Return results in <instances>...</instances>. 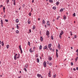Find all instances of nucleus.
Wrapping results in <instances>:
<instances>
[{
	"label": "nucleus",
	"mask_w": 78,
	"mask_h": 78,
	"mask_svg": "<svg viewBox=\"0 0 78 78\" xmlns=\"http://www.w3.org/2000/svg\"><path fill=\"white\" fill-rule=\"evenodd\" d=\"M17 54H16L14 56V59L15 60H16V59H17Z\"/></svg>",
	"instance_id": "1"
},
{
	"label": "nucleus",
	"mask_w": 78,
	"mask_h": 78,
	"mask_svg": "<svg viewBox=\"0 0 78 78\" xmlns=\"http://www.w3.org/2000/svg\"><path fill=\"white\" fill-rule=\"evenodd\" d=\"M46 63L45 62H44L43 63V66L45 67H47V65L46 64Z\"/></svg>",
	"instance_id": "2"
},
{
	"label": "nucleus",
	"mask_w": 78,
	"mask_h": 78,
	"mask_svg": "<svg viewBox=\"0 0 78 78\" xmlns=\"http://www.w3.org/2000/svg\"><path fill=\"white\" fill-rule=\"evenodd\" d=\"M46 34L47 36H49V31L48 30H47Z\"/></svg>",
	"instance_id": "3"
},
{
	"label": "nucleus",
	"mask_w": 78,
	"mask_h": 78,
	"mask_svg": "<svg viewBox=\"0 0 78 78\" xmlns=\"http://www.w3.org/2000/svg\"><path fill=\"white\" fill-rule=\"evenodd\" d=\"M58 47L59 49V50H60L61 49V46H60V44L59 43L58 44Z\"/></svg>",
	"instance_id": "4"
},
{
	"label": "nucleus",
	"mask_w": 78,
	"mask_h": 78,
	"mask_svg": "<svg viewBox=\"0 0 78 78\" xmlns=\"http://www.w3.org/2000/svg\"><path fill=\"white\" fill-rule=\"evenodd\" d=\"M15 22L16 23H18L19 22V19H16L15 20Z\"/></svg>",
	"instance_id": "5"
},
{
	"label": "nucleus",
	"mask_w": 78,
	"mask_h": 78,
	"mask_svg": "<svg viewBox=\"0 0 78 78\" xmlns=\"http://www.w3.org/2000/svg\"><path fill=\"white\" fill-rule=\"evenodd\" d=\"M59 1H57L56 3V5H57V6H58V5H59Z\"/></svg>",
	"instance_id": "6"
},
{
	"label": "nucleus",
	"mask_w": 78,
	"mask_h": 78,
	"mask_svg": "<svg viewBox=\"0 0 78 78\" xmlns=\"http://www.w3.org/2000/svg\"><path fill=\"white\" fill-rule=\"evenodd\" d=\"M40 39L41 40V42H42V41H43L44 40V38H43V37H42L41 36Z\"/></svg>",
	"instance_id": "7"
},
{
	"label": "nucleus",
	"mask_w": 78,
	"mask_h": 78,
	"mask_svg": "<svg viewBox=\"0 0 78 78\" xmlns=\"http://www.w3.org/2000/svg\"><path fill=\"white\" fill-rule=\"evenodd\" d=\"M12 1L13 2V5L15 6L16 5V0H12Z\"/></svg>",
	"instance_id": "8"
},
{
	"label": "nucleus",
	"mask_w": 78,
	"mask_h": 78,
	"mask_svg": "<svg viewBox=\"0 0 78 78\" xmlns=\"http://www.w3.org/2000/svg\"><path fill=\"white\" fill-rule=\"evenodd\" d=\"M37 76L38 78H40L41 76V75L39 74H38L37 75Z\"/></svg>",
	"instance_id": "9"
},
{
	"label": "nucleus",
	"mask_w": 78,
	"mask_h": 78,
	"mask_svg": "<svg viewBox=\"0 0 78 78\" xmlns=\"http://www.w3.org/2000/svg\"><path fill=\"white\" fill-rule=\"evenodd\" d=\"M27 23L28 24H30V23H31V22H30V18H29L27 20Z\"/></svg>",
	"instance_id": "10"
},
{
	"label": "nucleus",
	"mask_w": 78,
	"mask_h": 78,
	"mask_svg": "<svg viewBox=\"0 0 78 78\" xmlns=\"http://www.w3.org/2000/svg\"><path fill=\"white\" fill-rule=\"evenodd\" d=\"M47 25L48 26H50V23H49V21H47Z\"/></svg>",
	"instance_id": "11"
},
{
	"label": "nucleus",
	"mask_w": 78,
	"mask_h": 78,
	"mask_svg": "<svg viewBox=\"0 0 78 78\" xmlns=\"http://www.w3.org/2000/svg\"><path fill=\"white\" fill-rule=\"evenodd\" d=\"M61 32L60 33V34L61 35H62V34H64V32H63V31L61 30Z\"/></svg>",
	"instance_id": "12"
},
{
	"label": "nucleus",
	"mask_w": 78,
	"mask_h": 78,
	"mask_svg": "<svg viewBox=\"0 0 78 78\" xmlns=\"http://www.w3.org/2000/svg\"><path fill=\"white\" fill-rule=\"evenodd\" d=\"M48 59L49 61H51V59H52V58H51V57L49 56L48 58Z\"/></svg>",
	"instance_id": "13"
},
{
	"label": "nucleus",
	"mask_w": 78,
	"mask_h": 78,
	"mask_svg": "<svg viewBox=\"0 0 78 78\" xmlns=\"http://www.w3.org/2000/svg\"><path fill=\"white\" fill-rule=\"evenodd\" d=\"M51 47V43L49 44L48 45V48H50Z\"/></svg>",
	"instance_id": "14"
},
{
	"label": "nucleus",
	"mask_w": 78,
	"mask_h": 78,
	"mask_svg": "<svg viewBox=\"0 0 78 78\" xmlns=\"http://www.w3.org/2000/svg\"><path fill=\"white\" fill-rule=\"evenodd\" d=\"M49 73H48V75L49 76V77H50V76H51V75L50 74V73H51V72H50V71H49Z\"/></svg>",
	"instance_id": "15"
},
{
	"label": "nucleus",
	"mask_w": 78,
	"mask_h": 78,
	"mask_svg": "<svg viewBox=\"0 0 78 78\" xmlns=\"http://www.w3.org/2000/svg\"><path fill=\"white\" fill-rule=\"evenodd\" d=\"M42 23H43V24H45V21L44 20H42Z\"/></svg>",
	"instance_id": "16"
},
{
	"label": "nucleus",
	"mask_w": 78,
	"mask_h": 78,
	"mask_svg": "<svg viewBox=\"0 0 78 78\" xmlns=\"http://www.w3.org/2000/svg\"><path fill=\"white\" fill-rule=\"evenodd\" d=\"M47 48V46L45 45L43 48L45 50V49H46Z\"/></svg>",
	"instance_id": "17"
},
{
	"label": "nucleus",
	"mask_w": 78,
	"mask_h": 78,
	"mask_svg": "<svg viewBox=\"0 0 78 78\" xmlns=\"http://www.w3.org/2000/svg\"><path fill=\"white\" fill-rule=\"evenodd\" d=\"M49 2L50 3H53V1L52 0H49Z\"/></svg>",
	"instance_id": "18"
},
{
	"label": "nucleus",
	"mask_w": 78,
	"mask_h": 78,
	"mask_svg": "<svg viewBox=\"0 0 78 78\" xmlns=\"http://www.w3.org/2000/svg\"><path fill=\"white\" fill-rule=\"evenodd\" d=\"M56 57L57 58H58V52H56Z\"/></svg>",
	"instance_id": "19"
},
{
	"label": "nucleus",
	"mask_w": 78,
	"mask_h": 78,
	"mask_svg": "<svg viewBox=\"0 0 78 78\" xmlns=\"http://www.w3.org/2000/svg\"><path fill=\"white\" fill-rule=\"evenodd\" d=\"M1 44L2 46H3L4 45V43L3 41H2Z\"/></svg>",
	"instance_id": "20"
},
{
	"label": "nucleus",
	"mask_w": 78,
	"mask_h": 78,
	"mask_svg": "<svg viewBox=\"0 0 78 78\" xmlns=\"http://www.w3.org/2000/svg\"><path fill=\"white\" fill-rule=\"evenodd\" d=\"M9 44L7 45L6 48L7 49L9 48Z\"/></svg>",
	"instance_id": "21"
},
{
	"label": "nucleus",
	"mask_w": 78,
	"mask_h": 78,
	"mask_svg": "<svg viewBox=\"0 0 78 78\" xmlns=\"http://www.w3.org/2000/svg\"><path fill=\"white\" fill-rule=\"evenodd\" d=\"M37 62H39V58H37Z\"/></svg>",
	"instance_id": "22"
},
{
	"label": "nucleus",
	"mask_w": 78,
	"mask_h": 78,
	"mask_svg": "<svg viewBox=\"0 0 78 78\" xmlns=\"http://www.w3.org/2000/svg\"><path fill=\"white\" fill-rule=\"evenodd\" d=\"M16 28L17 29H19V26H18V24H16Z\"/></svg>",
	"instance_id": "23"
},
{
	"label": "nucleus",
	"mask_w": 78,
	"mask_h": 78,
	"mask_svg": "<svg viewBox=\"0 0 78 78\" xmlns=\"http://www.w3.org/2000/svg\"><path fill=\"white\" fill-rule=\"evenodd\" d=\"M52 9H53L55 10L56 9V7L55 6H54L52 7Z\"/></svg>",
	"instance_id": "24"
},
{
	"label": "nucleus",
	"mask_w": 78,
	"mask_h": 78,
	"mask_svg": "<svg viewBox=\"0 0 78 78\" xmlns=\"http://www.w3.org/2000/svg\"><path fill=\"white\" fill-rule=\"evenodd\" d=\"M78 57H77L75 59L76 62L77 61V60H78Z\"/></svg>",
	"instance_id": "25"
},
{
	"label": "nucleus",
	"mask_w": 78,
	"mask_h": 78,
	"mask_svg": "<svg viewBox=\"0 0 78 78\" xmlns=\"http://www.w3.org/2000/svg\"><path fill=\"white\" fill-rule=\"evenodd\" d=\"M33 27L32 29L34 30H35V26L33 25Z\"/></svg>",
	"instance_id": "26"
},
{
	"label": "nucleus",
	"mask_w": 78,
	"mask_h": 78,
	"mask_svg": "<svg viewBox=\"0 0 78 78\" xmlns=\"http://www.w3.org/2000/svg\"><path fill=\"white\" fill-rule=\"evenodd\" d=\"M16 33H17V34L19 33V30H16Z\"/></svg>",
	"instance_id": "27"
},
{
	"label": "nucleus",
	"mask_w": 78,
	"mask_h": 78,
	"mask_svg": "<svg viewBox=\"0 0 78 78\" xmlns=\"http://www.w3.org/2000/svg\"><path fill=\"white\" fill-rule=\"evenodd\" d=\"M19 48L20 50H22V48H21V45H20L19 46Z\"/></svg>",
	"instance_id": "28"
},
{
	"label": "nucleus",
	"mask_w": 78,
	"mask_h": 78,
	"mask_svg": "<svg viewBox=\"0 0 78 78\" xmlns=\"http://www.w3.org/2000/svg\"><path fill=\"white\" fill-rule=\"evenodd\" d=\"M30 52V53H32L33 52V51L31 50V48H30L29 50Z\"/></svg>",
	"instance_id": "29"
},
{
	"label": "nucleus",
	"mask_w": 78,
	"mask_h": 78,
	"mask_svg": "<svg viewBox=\"0 0 78 78\" xmlns=\"http://www.w3.org/2000/svg\"><path fill=\"white\" fill-rule=\"evenodd\" d=\"M63 19L64 20H66V16H63Z\"/></svg>",
	"instance_id": "30"
},
{
	"label": "nucleus",
	"mask_w": 78,
	"mask_h": 78,
	"mask_svg": "<svg viewBox=\"0 0 78 78\" xmlns=\"http://www.w3.org/2000/svg\"><path fill=\"white\" fill-rule=\"evenodd\" d=\"M73 17H75V16H76V14H75V13H74L73 14Z\"/></svg>",
	"instance_id": "31"
},
{
	"label": "nucleus",
	"mask_w": 78,
	"mask_h": 78,
	"mask_svg": "<svg viewBox=\"0 0 78 78\" xmlns=\"http://www.w3.org/2000/svg\"><path fill=\"white\" fill-rule=\"evenodd\" d=\"M39 49H40V50H41V49H42V45H41L40 46Z\"/></svg>",
	"instance_id": "32"
},
{
	"label": "nucleus",
	"mask_w": 78,
	"mask_h": 78,
	"mask_svg": "<svg viewBox=\"0 0 78 78\" xmlns=\"http://www.w3.org/2000/svg\"><path fill=\"white\" fill-rule=\"evenodd\" d=\"M60 12H62V11H63V9H61L60 10Z\"/></svg>",
	"instance_id": "33"
},
{
	"label": "nucleus",
	"mask_w": 78,
	"mask_h": 78,
	"mask_svg": "<svg viewBox=\"0 0 78 78\" xmlns=\"http://www.w3.org/2000/svg\"><path fill=\"white\" fill-rule=\"evenodd\" d=\"M24 70H25V72H27V69H26V68H24Z\"/></svg>",
	"instance_id": "34"
},
{
	"label": "nucleus",
	"mask_w": 78,
	"mask_h": 78,
	"mask_svg": "<svg viewBox=\"0 0 78 78\" xmlns=\"http://www.w3.org/2000/svg\"><path fill=\"white\" fill-rule=\"evenodd\" d=\"M28 65H26L25 66V67H26V68H28Z\"/></svg>",
	"instance_id": "35"
},
{
	"label": "nucleus",
	"mask_w": 78,
	"mask_h": 78,
	"mask_svg": "<svg viewBox=\"0 0 78 78\" xmlns=\"http://www.w3.org/2000/svg\"><path fill=\"white\" fill-rule=\"evenodd\" d=\"M6 2H7V4H8V3H8V2H9V0H6Z\"/></svg>",
	"instance_id": "36"
},
{
	"label": "nucleus",
	"mask_w": 78,
	"mask_h": 78,
	"mask_svg": "<svg viewBox=\"0 0 78 78\" xmlns=\"http://www.w3.org/2000/svg\"><path fill=\"white\" fill-rule=\"evenodd\" d=\"M51 38L52 40H53V36H51Z\"/></svg>",
	"instance_id": "37"
},
{
	"label": "nucleus",
	"mask_w": 78,
	"mask_h": 78,
	"mask_svg": "<svg viewBox=\"0 0 78 78\" xmlns=\"http://www.w3.org/2000/svg\"><path fill=\"white\" fill-rule=\"evenodd\" d=\"M1 24H3V20H1Z\"/></svg>",
	"instance_id": "38"
},
{
	"label": "nucleus",
	"mask_w": 78,
	"mask_h": 78,
	"mask_svg": "<svg viewBox=\"0 0 78 78\" xmlns=\"http://www.w3.org/2000/svg\"><path fill=\"white\" fill-rule=\"evenodd\" d=\"M20 58V54L18 55V56L17 57V59H19Z\"/></svg>",
	"instance_id": "39"
},
{
	"label": "nucleus",
	"mask_w": 78,
	"mask_h": 78,
	"mask_svg": "<svg viewBox=\"0 0 78 78\" xmlns=\"http://www.w3.org/2000/svg\"><path fill=\"white\" fill-rule=\"evenodd\" d=\"M29 15L30 16H31V12H29Z\"/></svg>",
	"instance_id": "40"
},
{
	"label": "nucleus",
	"mask_w": 78,
	"mask_h": 78,
	"mask_svg": "<svg viewBox=\"0 0 78 78\" xmlns=\"http://www.w3.org/2000/svg\"><path fill=\"white\" fill-rule=\"evenodd\" d=\"M5 22H8V20L5 19Z\"/></svg>",
	"instance_id": "41"
},
{
	"label": "nucleus",
	"mask_w": 78,
	"mask_h": 78,
	"mask_svg": "<svg viewBox=\"0 0 78 78\" xmlns=\"http://www.w3.org/2000/svg\"><path fill=\"white\" fill-rule=\"evenodd\" d=\"M59 17H60L59 16H58L57 18L56 19L57 20H58Z\"/></svg>",
	"instance_id": "42"
},
{
	"label": "nucleus",
	"mask_w": 78,
	"mask_h": 78,
	"mask_svg": "<svg viewBox=\"0 0 78 78\" xmlns=\"http://www.w3.org/2000/svg\"><path fill=\"white\" fill-rule=\"evenodd\" d=\"M27 44L28 45H30V41H28Z\"/></svg>",
	"instance_id": "43"
},
{
	"label": "nucleus",
	"mask_w": 78,
	"mask_h": 78,
	"mask_svg": "<svg viewBox=\"0 0 78 78\" xmlns=\"http://www.w3.org/2000/svg\"><path fill=\"white\" fill-rule=\"evenodd\" d=\"M71 66H73V62H71Z\"/></svg>",
	"instance_id": "44"
},
{
	"label": "nucleus",
	"mask_w": 78,
	"mask_h": 78,
	"mask_svg": "<svg viewBox=\"0 0 78 78\" xmlns=\"http://www.w3.org/2000/svg\"><path fill=\"white\" fill-rule=\"evenodd\" d=\"M3 11H4V10H5V6H4L3 7Z\"/></svg>",
	"instance_id": "45"
},
{
	"label": "nucleus",
	"mask_w": 78,
	"mask_h": 78,
	"mask_svg": "<svg viewBox=\"0 0 78 78\" xmlns=\"http://www.w3.org/2000/svg\"><path fill=\"white\" fill-rule=\"evenodd\" d=\"M74 38L75 39H76V38L77 37H76V35H74Z\"/></svg>",
	"instance_id": "46"
},
{
	"label": "nucleus",
	"mask_w": 78,
	"mask_h": 78,
	"mask_svg": "<svg viewBox=\"0 0 78 78\" xmlns=\"http://www.w3.org/2000/svg\"><path fill=\"white\" fill-rule=\"evenodd\" d=\"M35 56L36 58H37L38 57V55H37V54H36Z\"/></svg>",
	"instance_id": "47"
},
{
	"label": "nucleus",
	"mask_w": 78,
	"mask_h": 78,
	"mask_svg": "<svg viewBox=\"0 0 78 78\" xmlns=\"http://www.w3.org/2000/svg\"><path fill=\"white\" fill-rule=\"evenodd\" d=\"M70 34H71V36H72L73 34H72V31L70 32Z\"/></svg>",
	"instance_id": "48"
},
{
	"label": "nucleus",
	"mask_w": 78,
	"mask_h": 78,
	"mask_svg": "<svg viewBox=\"0 0 78 78\" xmlns=\"http://www.w3.org/2000/svg\"><path fill=\"white\" fill-rule=\"evenodd\" d=\"M49 65L50 66H51V65H52L51 63H50L49 64Z\"/></svg>",
	"instance_id": "49"
},
{
	"label": "nucleus",
	"mask_w": 78,
	"mask_h": 78,
	"mask_svg": "<svg viewBox=\"0 0 78 78\" xmlns=\"http://www.w3.org/2000/svg\"><path fill=\"white\" fill-rule=\"evenodd\" d=\"M54 49H52V50H51V51H52V52H54Z\"/></svg>",
	"instance_id": "50"
},
{
	"label": "nucleus",
	"mask_w": 78,
	"mask_h": 78,
	"mask_svg": "<svg viewBox=\"0 0 78 78\" xmlns=\"http://www.w3.org/2000/svg\"><path fill=\"white\" fill-rule=\"evenodd\" d=\"M49 48L50 50H52V48H51V47L50 48Z\"/></svg>",
	"instance_id": "51"
},
{
	"label": "nucleus",
	"mask_w": 78,
	"mask_h": 78,
	"mask_svg": "<svg viewBox=\"0 0 78 78\" xmlns=\"http://www.w3.org/2000/svg\"><path fill=\"white\" fill-rule=\"evenodd\" d=\"M59 38H60V39H61V38H62L61 37V35H59Z\"/></svg>",
	"instance_id": "52"
},
{
	"label": "nucleus",
	"mask_w": 78,
	"mask_h": 78,
	"mask_svg": "<svg viewBox=\"0 0 78 78\" xmlns=\"http://www.w3.org/2000/svg\"><path fill=\"white\" fill-rule=\"evenodd\" d=\"M2 7H3V5H0V8H2Z\"/></svg>",
	"instance_id": "53"
},
{
	"label": "nucleus",
	"mask_w": 78,
	"mask_h": 78,
	"mask_svg": "<svg viewBox=\"0 0 78 78\" xmlns=\"http://www.w3.org/2000/svg\"><path fill=\"white\" fill-rule=\"evenodd\" d=\"M4 18H5L6 17V15H5L3 16Z\"/></svg>",
	"instance_id": "54"
},
{
	"label": "nucleus",
	"mask_w": 78,
	"mask_h": 78,
	"mask_svg": "<svg viewBox=\"0 0 78 78\" xmlns=\"http://www.w3.org/2000/svg\"><path fill=\"white\" fill-rule=\"evenodd\" d=\"M20 51H21V53H22V52H23V51H22V50H20Z\"/></svg>",
	"instance_id": "55"
},
{
	"label": "nucleus",
	"mask_w": 78,
	"mask_h": 78,
	"mask_svg": "<svg viewBox=\"0 0 78 78\" xmlns=\"http://www.w3.org/2000/svg\"><path fill=\"white\" fill-rule=\"evenodd\" d=\"M47 64H49V61H47Z\"/></svg>",
	"instance_id": "56"
},
{
	"label": "nucleus",
	"mask_w": 78,
	"mask_h": 78,
	"mask_svg": "<svg viewBox=\"0 0 78 78\" xmlns=\"http://www.w3.org/2000/svg\"><path fill=\"white\" fill-rule=\"evenodd\" d=\"M73 70L74 71H76V69L74 68L73 69Z\"/></svg>",
	"instance_id": "57"
},
{
	"label": "nucleus",
	"mask_w": 78,
	"mask_h": 78,
	"mask_svg": "<svg viewBox=\"0 0 78 78\" xmlns=\"http://www.w3.org/2000/svg\"><path fill=\"white\" fill-rule=\"evenodd\" d=\"M76 52L78 53V49L76 51Z\"/></svg>",
	"instance_id": "58"
},
{
	"label": "nucleus",
	"mask_w": 78,
	"mask_h": 78,
	"mask_svg": "<svg viewBox=\"0 0 78 78\" xmlns=\"http://www.w3.org/2000/svg\"><path fill=\"white\" fill-rule=\"evenodd\" d=\"M29 32L30 33H31V29L29 30Z\"/></svg>",
	"instance_id": "59"
},
{
	"label": "nucleus",
	"mask_w": 78,
	"mask_h": 78,
	"mask_svg": "<svg viewBox=\"0 0 78 78\" xmlns=\"http://www.w3.org/2000/svg\"><path fill=\"white\" fill-rule=\"evenodd\" d=\"M23 7H24L25 6V4H23L22 5Z\"/></svg>",
	"instance_id": "60"
},
{
	"label": "nucleus",
	"mask_w": 78,
	"mask_h": 78,
	"mask_svg": "<svg viewBox=\"0 0 78 78\" xmlns=\"http://www.w3.org/2000/svg\"><path fill=\"white\" fill-rule=\"evenodd\" d=\"M76 70H78V67H77L76 68Z\"/></svg>",
	"instance_id": "61"
},
{
	"label": "nucleus",
	"mask_w": 78,
	"mask_h": 78,
	"mask_svg": "<svg viewBox=\"0 0 78 78\" xmlns=\"http://www.w3.org/2000/svg\"><path fill=\"white\" fill-rule=\"evenodd\" d=\"M55 76H55V75H54L53 76V77H54V78H55Z\"/></svg>",
	"instance_id": "62"
},
{
	"label": "nucleus",
	"mask_w": 78,
	"mask_h": 78,
	"mask_svg": "<svg viewBox=\"0 0 78 78\" xmlns=\"http://www.w3.org/2000/svg\"><path fill=\"white\" fill-rule=\"evenodd\" d=\"M32 3H34V0H32Z\"/></svg>",
	"instance_id": "63"
},
{
	"label": "nucleus",
	"mask_w": 78,
	"mask_h": 78,
	"mask_svg": "<svg viewBox=\"0 0 78 78\" xmlns=\"http://www.w3.org/2000/svg\"><path fill=\"white\" fill-rule=\"evenodd\" d=\"M58 51V49H56V52H57Z\"/></svg>",
	"instance_id": "64"
}]
</instances>
